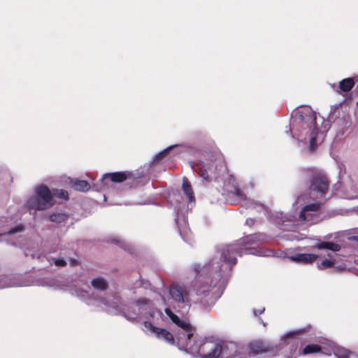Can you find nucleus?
<instances>
[{
  "label": "nucleus",
  "mask_w": 358,
  "mask_h": 358,
  "mask_svg": "<svg viewBox=\"0 0 358 358\" xmlns=\"http://www.w3.org/2000/svg\"><path fill=\"white\" fill-rule=\"evenodd\" d=\"M265 241L266 236L263 234H250L238 243L226 245L223 248L222 258L226 264L229 265L231 270L237 263L236 256H242L246 250L252 248V245L262 243Z\"/></svg>",
  "instance_id": "nucleus-1"
},
{
  "label": "nucleus",
  "mask_w": 358,
  "mask_h": 358,
  "mask_svg": "<svg viewBox=\"0 0 358 358\" xmlns=\"http://www.w3.org/2000/svg\"><path fill=\"white\" fill-rule=\"evenodd\" d=\"M214 263L210 261L208 264L201 268L200 265H195L194 271L196 274V281L194 287L197 295L208 297L209 300L213 299L211 289L217 285V281L210 279V276H203V273L209 271L210 266H213Z\"/></svg>",
  "instance_id": "nucleus-2"
},
{
  "label": "nucleus",
  "mask_w": 358,
  "mask_h": 358,
  "mask_svg": "<svg viewBox=\"0 0 358 358\" xmlns=\"http://www.w3.org/2000/svg\"><path fill=\"white\" fill-rule=\"evenodd\" d=\"M317 114L310 108L299 112V121L305 136L310 138V146L312 150L316 147V140L320 128L316 122Z\"/></svg>",
  "instance_id": "nucleus-3"
},
{
  "label": "nucleus",
  "mask_w": 358,
  "mask_h": 358,
  "mask_svg": "<svg viewBox=\"0 0 358 358\" xmlns=\"http://www.w3.org/2000/svg\"><path fill=\"white\" fill-rule=\"evenodd\" d=\"M54 204L53 195L50 189L46 185H41L35 189V196L27 201V207L29 210H44Z\"/></svg>",
  "instance_id": "nucleus-4"
},
{
  "label": "nucleus",
  "mask_w": 358,
  "mask_h": 358,
  "mask_svg": "<svg viewBox=\"0 0 358 358\" xmlns=\"http://www.w3.org/2000/svg\"><path fill=\"white\" fill-rule=\"evenodd\" d=\"M222 161V157L220 154L209 155V162H191V168L205 180H210L216 178L218 164Z\"/></svg>",
  "instance_id": "nucleus-5"
},
{
  "label": "nucleus",
  "mask_w": 358,
  "mask_h": 358,
  "mask_svg": "<svg viewBox=\"0 0 358 358\" xmlns=\"http://www.w3.org/2000/svg\"><path fill=\"white\" fill-rule=\"evenodd\" d=\"M303 173L309 178L310 191L317 192L322 196L326 194L329 190V181L325 174L314 168L304 169Z\"/></svg>",
  "instance_id": "nucleus-6"
},
{
  "label": "nucleus",
  "mask_w": 358,
  "mask_h": 358,
  "mask_svg": "<svg viewBox=\"0 0 358 358\" xmlns=\"http://www.w3.org/2000/svg\"><path fill=\"white\" fill-rule=\"evenodd\" d=\"M222 345L210 341H199L196 349L192 352H197L201 358H217L222 352Z\"/></svg>",
  "instance_id": "nucleus-7"
},
{
  "label": "nucleus",
  "mask_w": 358,
  "mask_h": 358,
  "mask_svg": "<svg viewBox=\"0 0 358 358\" xmlns=\"http://www.w3.org/2000/svg\"><path fill=\"white\" fill-rule=\"evenodd\" d=\"M183 330H178L176 337L178 341V345L185 348L186 350L191 352L195 351L196 349V345L199 341H197L196 332H187L185 333Z\"/></svg>",
  "instance_id": "nucleus-8"
},
{
  "label": "nucleus",
  "mask_w": 358,
  "mask_h": 358,
  "mask_svg": "<svg viewBox=\"0 0 358 358\" xmlns=\"http://www.w3.org/2000/svg\"><path fill=\"white\" fill-rule=\"evenodd\" d=\"M143 325L145 328L155 334L157 338L164 340L170 345L175 343L173 335L165 329L156 327L150 322L148 321L144 322Z\"/></svg>",
  "instance_id": "nucleus-9"
},
{
  "label": "nucleus",
  "mask_w": 358,
  "mask_h": 358,
  "mask_svg": "<svg viewBox=\"0 0 358 358\" xmlns=\"http://www.w3.org/2000/svg\"><path fill=\"white\" fill-rule=\"evenodd\" d=\"M275 346L262 341H255L249 343L248 350L250 354L259 355L274 351Z\"/></svg>",
  "instance_id": "nucleus-10"
},
{
  "label": "nucleus",
  "mask_w": 358,
  "mask_h": 358,
  "mask_svg": "<svg viewBox=\"0 0 358 358\" xmlns=\"http://www.w3.org/2000/svg\"><path fill=\"white\" fill-rule=\"evenodd\" d=\"M170 294L173 299L179 303H185L188 300V291L183 286L173 285L170 287Z\"/></svg>",
  "instance_id": "nucleus-11"
},
{
  "label": "nucleus",
  "mask_w": 358,
  "mask_h": 358,
  "mask_svg": "<svg viewBox=\"0 0 358 358\" xmlns=\"http://www.w3.org/2000/svg\"><path fill=\"white\" fill-rule=\"evenodd\" d=\"M134 174L129 171H120L105 173L102 179H110L113 182H122L127 180L134 179Z\"/></svg>",
  "instance_id": "nucleus-12"
},
{
  "label": "nucleus",
  "mask_w": 358,
  "mask_h": 358,
  "mask_svg": "<svg viewBox=\"0 0 358 358\" xmlns=\"http://www.w3.org/2000/svg\"><path fill=\"white\" fill-rule=\"evenodd\" d=\"M318 258V255L309 253H299L291 256L289 259L295 262L312 264Z\"/></svg>",
  "instance_id": "nucleus-13"
},
{
  "label": "nucleus",
  "mask_w": 358,
  "mask_h": 358,
  "mask_svg": "<svg viewBox=\"0 0 358 358\" xmlns=\"http://www.w3.org/2000/svg\"><path fill=\"white\" fill-rule=\"evenodd\" d=\"M71 185L73 189L79 192H87L90 188L89 182L84 180H71Z\"/></svg>",
  "instance_id": "nucleus-14"
},
{
  "label": "nucleus",
  "mask_w": 358,
  "mask_h": 358,
  "mask_svg": "<svg viewBox=\"0 0 358 358\" xmlns=\"http://www.w3.org/2000/svg\"><path fill=\"white\" fill-rule=\"evenodd\" d=\"M91 285L93 288L99 291H106L108 288V282L102 277H98L92 279Z\"/></svg>",
  "instance_id": "nucleus-15"
},
{
  "label": "nucleus",
  "mask_w": 358,
  "mask_h": 358,
  "mask_svg": "<svg viewBox=\"0 0 358 358\" xmlns=\"http://www.w3.org/2000/svg\"><path fill=\"white\" fill-rule=\"evenodd\" d=\"M355 86V80L352 78H345L340 81L338 92H350Z\"/></svg>",
  "instance_id": "nucleus-16"
},
{
  "label": "nucleus",
  "mask_w": 358,
  "mask_h": 358,
  "mask_svg": "<svg viewBox=\"0 0 358 358\" xmlns=\"http://www.w3.org/2000/svg\"><path fill=\"white\" fill-rule=\"evenodd\" d=\"M322 207V205L320 203H313L308 205H306L301 210L299 217L301 220H305L306 219V213L308 211H313V212H317L320 210Z\"/></svg>",
  "instance_id": "nucleus-17"
},
{
  "label": "nucleus",
  "mask_w": 358,
  "mask_h": 358,
  "mask_svg": "<svg viewBox=\"0 0 358 358\" xmlns=\"http://www.w3.org/2000/svg\"><path fill=\"white\" fill-rule=\"evenodd\" d=\"M182 190L189 198V201H194V192L191 183L187 178H183L182 179Z\"/></svg>",
  "instance_id": "nucleus-18"
},
{
  "label": "nucleus",
  "mask_w": 358,
  "mask_h": 358,
  "mask_svg": "<svg viewBox=\"0 0 358 358\" xmlns=\"http://www.w3.org/2000/svg\"><path fill=\"white\" fill-rule=\"evenodd\" d=\"M315 248H317V249H327L330 250L334 252H338L341 250V245L333 243V242H326L323 241L320 243H318L317 245L314 246Z\"/></svg>",
  "instance_id": "nucleus-19"
},
{
  "label": "nucleus",
  "mask_w": 358,
  "mask_h": 358,
  "mask_svg": "<svg viewBox=\"0 0 358 358\" xmlns=\"http://www.w3.org/2000/svg\"><path fill=\"white\" fill-rule=\"evenodd\" d=\"M69 215L64 213H53L49 215V220L55 223H62L67 220Z\"/></svg>",
  "instance_id": "nucleus-20"
},
{
  "label": "nucleus",
  "mask_w": 358,
  "mask_h": 358,
  "mask_svg": "<svg viewBox=\"0 0 358 358\" xmlns=\"http://www.w3.org/2000/svg\"><path fill=\"white\" fill-rule=\"evenodd\" d=\"M180 327L179 330H183L186 334L187 332H196V329L189 323L187 320H180V322L177 324Z\"/></svg>",
  "instance_id": "nucleus-21"
},
{
  "label": "nucleus",
  "mask_w": 358,
  "mask_h": 358,
  "mask_svg": "<svg viewBox=\"0 0 358 358\" xmlns=\"http://www.w3.org/2000/svg\"><path fill=\"white\" fill-rule=\"evenodd\" d=\"M322 350V347L317 344H309L307 345L303 349V354L308 355L311 353L319 352Z\"/></svg>",
  "instance_id": "nucleus-22"
},
{
  "label": "nucleus",
  "mask_w": 358,
  "mask_h": 358,
  "mask_svg": "<svg viewBox=\"0 0 358 358\" xmlns=\"http://www.w3.org/2000/svg\"><path fill=\"white\" fill-rule=\"evenodd\" d=\"M52 194L53 197L62 199L65 201H68L69 199V192L62 189H52Z\"/></svg>",
  "instance_id": "nucleus-23"
},
{
  "label": "nucleus",
  "mask_w": 358,
  "mask_h": 358,
  "mask_svg": "<svg viewBox=\"0 0 358 358\" xmlns=\"http://www.w3.org/2000/svg\"><path fill=\"white\" fill-rule=\"evenodd\" d=\"M165 313L175 324L177 325L180 322V319L179 317L173 313L169 308H166L165 310Z\"/></svg>",
  "instance_id": "nucleus-24"
},
{
  "label": "nucleus",
  "mask_w": 358,
  "mask_h": 358,
  "mask_svg": "<svg viewBox=\"0 0 358 358\" xmlns=\"http://www.w3.org/2000/svg\"><path fill=\"white\" fill-rule=\"evenodd\" d=\"M353 352H350L347 350H338L335 355L338 358H350V355H351Z\"/></svg>",
  "instance_id": "nucleus-25"
},
{
  "label": "nucleus",
  "mask_w": 358,
  "mask_h": 358,
  "mask_svg": "<svg viewBox=\"0 0 358 358\" xmlns=\"http://www.w3.org/2000/svg\"><path fill=\"white\" fill-rule=\"evenodd\" d=\"M24 227L22 225V224H18L14 227H12L11 229H9V231H8V234H14L17 232H20V231H24Z\"/></svg>",
  "instance_id": "nucleus-26"
},
{
  "label": "nucleus",
  "mask_w": 358,
  "mask_h": 358,
  "mask_svg": "<svg viewBox=\"0 0 358 358\" xmlns=\"http://www.w3.org/2000/svg\"><path fill=\"white\" fill-rule=\"evenodd\" d=\"M334 264V262L329 260V259H324L322 262L321 265L320 266V268H331Z\"/></svg>",
  "instance_id": "nucleus-27"
},
{
  "label": "nucleus",
  "mask_w": 358,
  "mask_h": 358,
  "mask_svg": "<svg viewBox=\"0 0 358 358\" xmlns=\"http://www.w3.org/2000/svg\"><path fill=\"white\" fill-rule=\"evenodd\" d=\"M171 149V147H169L165 150H164L162 152L158 153L156 156H155V160H161L163 158H164L166 155L168 154V152L170 151V150Z\"/></svg>",
  "instance_id": "nucleus-28"
},
{
  "label": "nucleus",
  "mask_w": 358,
  "mask_h": 358,
  "mask_svg": "<svg viewBox=\"0 0 358 358\" xmlns=\"http://www.w3.org/2000/svg\"><path fill=\"white\" fill-rule=\"evenodd\" d=\"M54 263L57 266H65L66 265V262L64 259L57 258L53 259Z\"/></svg>",
  "instance_id": "nucleus-29"
},
{
  "label": "nucleus",
  "mask_w": 358,
  "mask_h": 358,
  "mask_svg": "<svg viewBox=\"0 0 358 358\" xmlns=\"http://www.w3.org/2000/svg\"><path fill=\"white\" fill-rule=\"evenodd\" d=\"M234 194L239 199H244L245 195L243 193L242 190L238 187H235Z\"/></svg>",
  "instance_id": "nucleus-30"
},
{
  "label": "nucleus",
  "mask_w": 358,
  "mask_h": 358,
  "mask_svg": "<svg viewBox=\"0 0 358 358\" xmlns=\"http://www.w3.org/2000/svg\"><path fill=\"white\" fill-rule=\"evenodd\" d=\"M69 262H70V265L71 266H76L78 265V262L76 259H73V258H70Z\"/></svg>",
  "instance_id": "nucleus-31"
},
{
  "label": "nucleus",
  "mask_w": 358,
  "mask_h": 358,
  "mask_svg": "<svg viewBox=\"0 0 358 358\" xmlns=\"http://www.w3.org/2000/svg\"><path fill=\"white\" fill-rule=\"evenodd\" d=\"M350 358H358V355L355 353H352L351 355H350Z\"/></svg>",
  "instance_id": "nucleus-32"
},
{
  "label": "nucleus",
  "mask_w": 358,
  "mask_h": 358,
  "mask_svg": "<svg viewBox=\"0 0 358 358\" xmlns=\"http://www.w3.org/2000/svg\"><path fill=\"white\" fill-rule=\"evenodd\" d=\"M215 274L217 275V278L220 279V278H222V274L220 273V270L219 271V273L217 271H215Z\"/></svg>",
  "instance_id": "nucleus-33"
},
{
  "label": "nucleus",
  "mask_w": 358,
  "mask_h": 358,
  "mask_svg": "<svg viewBox=\"0 0 358 358\" xmlns=\"http://www.w3.org/2000/svg\"><path fill=\"white\" fill-rule=\"evenodd\" d=\"M357 240H358V236H357Z\"/></svg>",
  "instance_id": "nucleus-34"
}]
</instances>
